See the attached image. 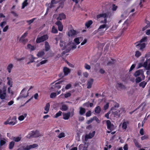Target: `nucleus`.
<instances>
[{"mask_svg": "<svg viewBox=\"0 0 150 150\" xmlns=\"http://www.w3.org/2000/svg\"><path fill=\"white\" fill-rule=\"evenodd\" d=\"M108 15L106 13H103L99 14L97 15L96 17L98 19L100 18L103 17L104 18V20L101 21L100 22V23H103L104 24L100 25L98 29V31H100L103 30V29L106 28V29L108 28V26L106 24L107 22V18L108 17Z\"/></svg>", "mask_w": 150, "mask_h": 150, "instance_id": "f257e3e1", "label": "nucleus"}, {"mask_svg": "<svg viewBox=\"0 0 150 150\" xmlns=\"http://www.w3.org/2000/svg\"><path fill=\"white\" fill-rule=\"evenodd\" d=\"M142 67H143L146 70H150V59H147L143 64L140 63L138 64V68Z\"/></svg>", "mask_w": 150, "mask_h": 150, "instance_id": "f03ea898", "label": "nucleus"}, {"mask_svg": "<svg viewBox=\"0 0 150 150\" xmlns=\"http://www.w3.org/2000/svg\"><path fill=\"white\" fill-rule=\"evenodd\" d=\"M17 122L16 117V116H14L12 118L9 117L7 120L4 122V124L5 125L9 124L11 125H13L15 124Z\"/></svg>", "mask_w": 150, "mask_h": 150, "instance_id": "7ed1b4c3", "label": "nucleus"}, {"mask_svg": "<svg viewBox=\"0 0 150 150\" xmlns=\"http://www.w3.org/2000/svg\"><path fill=\"white\" fill-rule=\"evenodd\" d=\"M71 112H68L67 113L63 112V118L64 119L67 120L69 119L70 117H72L74 115V109L73 108H71Z\"/></svg>", "mask_w": 150, "mask_h": 150, "instance_id": "20e7f679", "label": "nucleus"}, {"mask_svg": "<svg viewBox=\"0 0 150 150\" xmlns=\"http://www.w3.org/2000/svg\"><path fill=\"white\" fill-rule=\"evenodd\" d=\"M41 136V135L39 132L38 131H35L31 132L26 137L27 138L30 139L31 138L38 137Z\"/></svg>", "mask_w": 150, "mask_h": 150, "instance_id": "39448f33", "label": "nucleus"}, {"mask_svg": "<svg viewBox=\"0 0 150 150\" xmlns=\"http://www.w3.org/2000/svg\"><path fill=\"white\" fill-rule=\"evenodd\" d=\"M48 38V36L47 35H45L40 37H38L36 40L37 43H40L43 42Z\"/></svg>", "mask_w": 150, "mask_h": 150, "instance_id": "423d86ee", "label": "nucleus"}, {"mask_svg": "<svg viewBox=\"0 0 150 150\" xmlns=\"http://www.w3.org/2000/svg\"><path fill=\"white\" fill-rule=\"evenodd\" d=\"M69 44H67V45H65V42L62 41H60V46L61 47H62V50H64L66 49L67 52H68L71 49V48H69L68 47L69 46Z\"/></svg>", "mask_w": 150, "mask_h": 150, "instance_id": "0eeeda50", "label": "nucleus"}, {"mask_svg": "<svg viewBox=\"0 0 150 150\" xmlns=\"http://www.w3.org/2000/svg\"><path fill=\"white\" fill-rule=\"evenodd\" d=\"M6 93V89H0V98L2 100H6L8 98Z\"/></svg>", "mask_w": 150, "mask_h": 150, "instance_id": "6e6552de", "label": "nucleus"}, {"mask_svg": "<svg viewBox=\"0 0 150 150\" xmlns=\"http://www.w3.org/2000/svg\"><path fill=\"white\" fill-rule=\"evenodd\" d=\"M28 33H25L21 37L20 39V41L24 45H25L28 42V40L25 38L27 36Z\"/></svg>", "mask_w": 150, "mask_h": 150, "instance_id": "1a4fd4ad", "label": "nucleus"}, {"mask_svg": "<svg viewBox=\"0 0 150 150\" xmlns=\"http://www.w3.org/2000/svg\"><path fill=\"white\" fill-rule=\"evenodd\" d=\"M144 71L142 69H140L136 71L134 74V76L135 77H137L141 76L142 77V79L144 80L145 76L144 74Z\"/></svg>", "mask_w": 150, "mask_h": 150, "instance_id": "9d476101", "label": "nucleus"}, {"mask_svg": "<svg viewBox=\"0 0 150 150\" xmlns=\"http://www.w3.org/2000/svg\"><path fill=\"white\" fill-rule=\"evenodd\" d=\"M107 128L111 131L115 129L114 125L111 123V122L109 120H108L106 121Z\"/></svg>", "mask_w": 150, "mask_h": 150, "instance_id": "9b49d317", "label": "nucleus"}, {"mask_svg": "<svg viewBox=\"0 0 150 150\" xmlns=\"http://www.w3.org/2000/svg\"><path fill=\"white\" fill-rule=\"evenodd\" d=\"M115 87L118 90L121 89H125L126 88L125 86L120 82H117L116 85Z\"/></svg>", "mask_w": 150, "mask_h": 150, "instance_id": "f8f14e48", "label": "nucleus"}, {"mask_svg": "<svg viewBox=\"0 0 150 150\" xmlns=\"http://www.w3.org/2000/svg\"><path fill=\"white\" fill-rule=\"evenodd\" d=\"M63 82L62 81H60L59 82L56 83L51 88V89H57L60 88L61 87V86L59 85V84H61Z\"/></svg>", "mask_w": 150, "mask_h": 150, "instance_id": "ddd939ff", "label": "nucleus"}, {"mask_svg": "<svg viewBox=\"0 0 150 150\" xmlns=\"http://www.w3.org/2000/svg\"><path fill=\"white\" fill-rule=\"evenodd\" d=\"M78 33V32H76L75 30L74 29H71L69 31L68 35L69 37H72L77 35Z\"/></svg>", "mask_w": 150, "mask_h": 150, "instance_id": "4468645a", "label": "nucleus"}, {"mask_svg": "<svg viewBox=\"0 0 150 150\" xmlns=\"http://www.w3.org/2000/svg\"><path fill=\"white\" fill-rule=\"evenodd\" d=\"M55 24L58 26V30L62 31L63 30V26L61 22L60 21H58L55 23Z\"/></svg>", "mask_w": 150, "mask_h": 150, "instance_id": "2eb2a0df", "label": "nucleus"}, {"mask_svg": "<svg viewBox=\"0 0 150 150\" xmlns=\"http://www.w3.org/2000/svg\"><path fill=\"white\" fill-rule=\"evenodd\" d=\"M66 18V16L63 13H61L58 15V16L57 18V19L59 21L60 20L65 19Z\"/></svg>", "mask_w": 150, "mask_h": 150, "instance_id": "dca6fc26", "label": "nucleus"}, {"mask_svg": "<svg viewBox=\"0 0 150 150\" xmlns=\"http://www.w3.org/2000/svg\"><path fill=\"white\" fill-rule=\"evenodd\" d=\"M138 43V44H137L136 46V47H138V48H139V50H142L145 47L146 44L145 43Z\"/></svg>", "mask_w": 150, "mask_h": 150, "instance_id": "f3484780", "label": "nucleus"}, {"mask_svg": "<svg viewBox=\"0 0 150 150\" xmlns=\"http://www.w3.org/2000/svg\"><path fill=\"white\" fill-rule=\"evenodd\" d=\"M93 79H90L88 81L87 86L88 88H90L91 87L92 85L93 84Z\"/></svg>", "mask_w": 150, "mask_h": 150, "instance_id": "a211bd4d", "label": "nucleus"}, {"mask_svg": "<svg viewBox=\"0 0 150 150\" xmlns=\"http://www.w3.org/2000/svg\"><path fill=\"white\" fill-rule=\"evenodd\" d=\"M38 146L37 144H34L33 145H30L29 146H27L25 148V150H29L31 148H35Z\"/></svg>", "mask_w": 150, "mask_h": 150, "instance_id": "6ab92c4d", "label": "nucleus"}, {"mask_svg": "<svg viewBox=\"0 0 150 150\" xmlns=\"http://www.w3.org/2000/svg\"><path fill=\"white\" fill-rule=\"evenodd\" d=\"M25 88H24L21 91V95L18 97L17 98V100H18L20 98H25L27 97L28 96V93L27 94V95L26 96H25L24 94H23L24 91H25Z\"/></svg>", "mask_w": 150, "mask_h": 150, "instance_id": "aec40b11", "label": "nucleus"}, {"mask_svg": "<svg viewBox=\"0 0 150 150\" xmlns=\"http://www.w3.org/2000/svg\"><path fill=\"white\" fill-rule=\"evenodd\" d=\"M121 110H123V109H120V110H118L116 111H112V114L114 115L115 117L118 116L119 117L120 115V111Z\"/></svg>", "mask_w": 150, "mask_h": 150, "instance_id": "412c9836", "label": "nucleus"}, {"mask_svg": "<svg viewBox=\"0 0 150 150\" xmlns=\"http://www.w3.org/2000/svg\"><path fill=\"white\" fill-rule=\"evenodd\" d=\"M83 40V38L82 37H80L75 38L74 40V41L77 45H78L80 43V41L81 42Z\"/></svg>", "mask_w": 150, "mask_h": 150, "instance_id": "4be33fe9", "label": "nucleus"}, {"mask_svg": "<svg viewBox=\"0 0 150 150\" xmlns=\"http://www.w3.org/2000/svg\"><path fill=\"white\" fill-rule=\"evenodd\" d=\"M70 70L68 68L64 67L63 69L64 76H66L68 75V74L70 73Z\"/></svg>", "mask_w": 150, "mask_h": 150, "instance_id": "5701e85b", "label": "nucleus"}, {"mask_svg": "<svg viewBox=\"0 0 150 150\" xmlns=\"http://www.w3.org/2000/svg\"><path fill=\"white\" fill-rule=\"evenodd\" d=\"M68 106L65 104H63L62 105L60 109L62 111H66L68 109Z\"/></svg>", "mask_w": 150, "mask_h": 150, "instance_id": "b1692460", "label": "nucleus"}, {"mask_svg": "<svg viewBox=\"0 0 150 150\" xmlns=\"http://www.w3.org/2000/svg\"><path fill=\"white\" fill-rule=\"evenodd\" d=\"M7 79L8 80L7 84L10 86V87H12L13 85L12 79L11 78L8 77L7 78Z\"/></svg>", "mask_w": 150, "mask_h": 150, "instance_id": "393cba45", "label": "nucleus"}, {"mask_svg": "<svg viewBox=\"0 0 150 150\" xmlns=\"http://www.w3.org/2000/svg\"><path fill=\"white\" fill-rule=\"evenodd\" d=\"M86 112V110L81 107L79 108V113L81 115H83Z\"/></svg>", "mask_w": 150, "mask_h": 150, "instance_id": "a878e982", "label": "nucleus"}, {"mask_svg": "<svg viewBox=\"0 0 150 150\" xmlns=\"http://www.w3.org/2000/svg\"><path fill=\"white\" fill-rule=\"evenodd\" d=\"M13 64H9L7 66V69L9 73H10L11 72V69L13 67Z\"/></svg>", "mask_w": 150, "mask_h": 150, "instance_id": "bb28decb", "label": "nucleus"}, {"mask_svg": "<svg viewBox=\"0 0 150 150\" xmlns=\"http://www.w3.org/2000/svg\"><path fill=\"white\" fill-rule=\"evenodd\" d=\"M45 48L46 51H49L50 49V47L48 42L47 41L45 42Z\"/></svg>", "mask_w": 150, "mask_h": 150, "instance_id": "cd10ccee", "label": "nucleus"}, {"mask_svg": "<svg viewBox=\"0 0 150 150\" xmlns=\"http://www.w3.org/2000/svg\"><path fill=\"white\" fill-rule=\"evenodd\" d=\"M95 133V131H93L92 133H90L88 135L86 136V137L88 139H91L94 136Z\"/></svg>", "mask_w": 150, "mask_h": 150, "instance_id": "c85d7f7f", "label": "nucleus"}, {"mask_svg": "<svg viewBox=\"0 0 150 150\" xmlns=\"http://www.w3.org/2000/svg\"><path fill=\"white\" fill-rule=\"evenodd\" d=\"M128 15V12L127 11H125L121 15V17L122 19H124Z\"/></svg>", "mask_w": 150, "mask_h": 150, "instance_id": "c756f323", "label": "nucleus"}, {"mask_svg": "<svg viewBox=\"0 0 150 150\" xmlns=\"http://www.w3.org/2000/svg\"><path fill=\"white\" fill-rule=\"evenodd\" d=\"M101 111L100 107L99 106H97L95 109V112L97 114L100 113Z\"/></svg>", "mask_w": 150, "mask_h": 150, "instance_id": "7c9ffc66", "label": "nucleus"}, {"mask_svg": "<svg viewBox=\"0 0 150 150\" xmlns=\"http://www.w3.org/2000/svg\"><path fill=\"white\" fill-rule=\"evenodd\" d=\"M66 53V52L63 51L61 53V55L60 54H58L56 57V59L57 60L59 58V57H61L64 60V59L63 57V56Z\"/></svg>", "mask_w": 150, "mask_h": 150, "instance_id": "2f4dec72", "label": "nucleus"}, {"mask_svg": "<svg viewBox=\"0 0 150 150\" xmlns=\"http://www.w3.org/2000/svg\"><path fill=\"white\" fill-rule=\"evenodd\" d=\"M128 124V122H123L122 127L123 129H126L127 127V125Z\"/></svg>", "mask_w": 150, "mask_h": 150, "instance_id": "473e14b6", "label": "nucleus"}, {"mask_svg": "<svg viewBox=\"0 0 150 150\" xmlns=\"http://www.w3.org/2000/svg\"><path fill=\"white\" fill-rule=\"evenodd\" d=\"M21 139V137H15L13 138V140L16 142H18L20 141Z\"/></svg>", "mask_w": 150, "mask_h": 150, "instance_id": "72a5a7b5", "label": "nucleus"}, {"mask_svg": "<svg viewBox=\"0 0 150 150\" xmlns=\"http://www.w3.org/2000/svg\"><path fill=\"white\" fill-rule=\"evenodd\" d=\"M11 87H9L8 88L7 91L8 93H10L11 95H10V96L12 97L14 94V92L12 90H11Z\"/></svg>", "mask_w": 150, "mask_h": 150, "instance_id": "f704fd0d", "label": "nucleus"}, {"mask_svg": "<svg viewBox=\"0 0 150 150\" xmlns=\"http://www.w3.org/2000/svg\"><path fill=\"white\" fill-rule=\"evenodd\" d=\"M27 49L30 50L31 51H32L34 50L35 48H34L33 46H32L30 44H28L27 45Z\"/></svg>", "mask_w": 150, "mask_h": 150, "instance_id": "c9c22d12", "label": "nucleus"}, {"mask_svg": "<svg viewBox=\"0 0 150 150\" xmlns=\"http://www.w3.org/2000/svg\"><path fill=\"white\" fill-rule=\"evenodd\" d=\"M147 38L146 37H145L140 40L139 41L135 43V44L137 43H142L143 42H145L147 41Z\"/></svg>", "mask_w": 150, "mask_h": 150, "instance_id": "e433bc0d", "label": "nucleus"}, {"mask_svg": "<svg viewBox=\"0 0 150 150\" xmlns=\"http://www.w3.org/2000/svg\"><path fill=\"white\" fill-rule=\"evenodd\" d=\"M147 82H145V81H143L139 83V86L142 87L143 88H144Z\"/></svg>", "mask_w": 150, "mask_h": 150, "instance_id": "4c0bfd02", "label": "nucleus"}, {"mask_svg": "<svg viewBox=\"0 0 150 150\" xmlns=\"http://www.w3.org/2000/svg\"><path fill=\"white\" fill-rule=\"evenodd\" d=\"M92 21L91 20H90L86 23L85 25L87 28H88L92 24Z\"/></svg>", "mask_w": 150, "mask_h": 150, "instance_id": "58836bf2", "label": "nucleus"}, {"mask_svg": "<svg viewBox=\"0 0 150 150\" xmlns=\"http://www.w3.org/2000/svg\"><path fill=\"white\" fill-rule=\"evenodd\" d=\"M15 144V142L13 141H12L10 142L9 145V148L10 149H12L13 148Z\"/></svg>", "mask_w": 150, "mask_h": 150, "instance_id": "ea45409f", "label": "nucleus"}, {"mask_svg": "<svg viewBox=\"0 0 150 150\" xmlns=\"http://www.w3.org/2000/svg\"><path fill=\"white\" fill-rule=\"evenodd\" d=\"M28 0H25L24 2L22 4V8H24L28 4V3L27 2Z\"/></svg>", "mask_w": 150, "mask_h": 150, "instance_id": "a19ab883", "label": "nucleus"}, {"mask_svg": "<svg viewBox=\"0 0 150 150\" xmlns=\"http://www.w3.org/2000/svg\"><path fill=\"white\" fill-rule=\"evenodd\" d=\"M45 54L44 52L43 51H41L38 52L37 56L39 57H41L43 56Z\"/></svg>", "mask_w": 150, "mask_h": 150, "instance_id": "79ce46f5", "label": "nucleus"}, {"mask_svg": "<svg viewBox=\"0 0 150 150\" xmlns=\"http://www.w3.org/2000/svg\"><path fill=\"white\" fill-rule=\"evenodd\" d=\"M52 32L53 33H56L58 32V30L57 28H55L54 26L52 27Z\"/></svg>", "mask_w": 150, "mask_h": 150, "instance_id": "37998d69", "label": "nucleus"}, {"mask_svg": "<svg viewBox=\"0 0 150 150\" xmlns=\"http://www.w3.org/2000/svg\"><path fill=\"white\" fill-rule=\"evenodd\" d=\"M133 141L134 142L135 146L137 147L140 148L141 147L140 145L139 144L138 142L135 139H134Z\"/></svg>", "mask_w": 150, "mask_h": 150, "instance_id": "c03bdc74", "label": "nucleus"}, {"mask_svg": "<svg viewBox=\"0 0 150 150\" xmlns=\"http://www.w3.org/2000/svg\"><path fill=\"white\" fill-rule=\"evenodd\" d=\"M24 116L23 115H21L19 117L18 119L20 121H22L24 120L25 117H26L27 114H26L24 115Z\"/></svg>", "mask_w": 150, "mask_h": 150, "instance_id": "a18cd8bd", "label": "nucleus"}, {"mask_svg": "<svg viewBox=\"0 0 150 150\" xmlns=\"http://www.w3.org/2000/svg\"><path fill=\"white\" fill-rule=\"evenodd\" d=\"M142 79V78H141L140 77H139L135 79V81L137 83H138L139 82H141V81L143 80Z\"/></svg>", "mask_w": 150, "mask_h": 150, "instance_id": "49530a36", "label": "nucleus"}, {"mask_svg": "<svg viewBox=\"0 0 150 150\" xmlns=\"http://www.w3.org/2000/svg\"><path fill=\"white\" fill-rule=\"evenodd\" d=\"M115 60L113 59H111V60L110 61L108 62L107 64V66H110L113 64L114 63H115Z\"/></svg>", "mask_w": 150, "mask_h": 150, "instance_id": "de8ad7c7", "label": "nucleus"}, {"mask_svg": "<svg viewBox=\"0 0 150 150\" xmlns=\"http://www.w3.org/2000/svg\"><path fill=\"white\" fill-rule=\"evenodd\" d=\"M50 107V104L49 103H47L45 108V110L46 111H49Z\"/></svg>", "mask_w": 150, "mask_h": 150, "instance_id": "09e8293b", "label": "nucleus"}, {"mask_svg": "<svg viewBox=\"0 0 150 150\" xmlns=\"http://www.w3.org/2000/svg\"><path fill=\"white\" fill-rule=\"evenodd\" d=\"M31 57L33 60H30V61L27 63V64H29L31 63H33L35 62L34 60L36 58L34 57L33 55H31Z\"/></svg>", "mask_w": 150, "mask_h": 150, "instance_id": "8fccbe9b", "label": "nucleus"}, {"mask_svg": "<svg viewBox=\"0 0 150 150\" xmlns=\"http://www.w3.org/2000/svg\"><path fill=\"white\" fill-rule=\"evenodd\" d=\"M11 13L12 14L13 16L16 17H18V14L16 13L15 11H12L11 12Z\"/></svg>", "mask_w": 150, "mask_h": 150, "instance_id": "3c124183", "label": "nucleus"}, {"mask_svg": "<svg viewBox=\"0 0 150 150\" xmlns=\"http://www.w3.org/2000/svg\"><path fill=\"white\" fill-rule=\"evenodd\" d=\"M141 53L139 51H137L135 52V56L137 57H139L141 55Z\"/></svg>", "mask_w": 150, "mask_h": 150, "instance_id": "603ef678", "label": "nucleus"}, {"mask_svg": "<svg viewBox=\"0 0 150 150\" xmlns=\"http://www.w3.org/2000/svg\"><path fill=\"white\" fill-rule=\"evenodd\" d=\"M57 96V94L56 93H52L50 95V98H55Z\"/></svg>", "mask_w": 150, "mask_h": 150, "instance_id": "864d4df0", "label": "nucleus"}, {"mask_svg": "<svg viewBox=\"0 0 150 150\" xmlns=\"http://www.w3.org/2000/svg\"><path fill=\"white\" fill-rule=\"evenodd\" d=\"M62 112L60 111H59L55 115V118H57L59 116H61L62 115Z\"/></svg>", "mask_w": 150, "mask_h": 150, "instance_id": "5fc2aeb1", "label": "nucleus"}, {"mask_svg": "<svg viewBox=\"0 0 150 150\" xmlns=\"http://www.w3.org/2000/svg\"><path fill=\"white\" fill-rule=\"evenodd\" d=\"M65 136V134L64 132H62L60 133L58 136V137L59 138H61L62 137H64Z\"/></svg>", "mask_w": 150, "mask_h": 150, "instance_id": "6e6d98bb", "label": "nucleus"}, {"mask_svg": "<svg viewBox=\"0 0 150 150\" xmlns=\"http://www.w3.org/2000/svg\"><path fill=\"white\" fill-rule=\"evenodd\" d=\"M57 3L54 1L52 0L51 2V3L50 6H49L50 8H52L53 6V4H56Z\"/></svg>", "mask_w": 150, "mask_h": 150, "instance_id": "4d7b16f0", "label": "nucleus"}, {"mask_svg": "<svg viewBox=\"0 0 150 150\" xmlns=\"http://www.w3.org/2000/svg\"><path fill=\"white\" fill-rule=\"evenodd\" d=\"M93 119V121L95 120L98 123H99L100 122V120L98 119L97 118V117L96 116H94L92 118Z\"/></svg>", "mask_w": 150, "mask_h": 150, "instance_id": "13d9d810", "label": "nucleus"}, {"mask_svg": "<svg viewBox=\"0 0 150 150\" xmlns=\"http://www.w3.org/2000/svg\"><path fill=\"white\" fill-rule=\"evenodd\" d=\"M91 111L89 110L88 112H87L86 114V117H88L91 116Z\"/></svg>", "mask_w": 150, "mask_h": 150, "instance_id": "bf43d9fd", "label": "nucleus"}, {"mask_svg": "<svg viewBox=\"0 0 150 150\" xmlns=\"http://www.w3.org/2000/svg\"><path fill=\"white\" fill-rule=\"evenodd\" d=\"M35 19V18H33L31 20H29V21H27V22L28 23V24L29 25H30V24H31V23H33L34 20Z\"/></svg>", "mask_w": 150, "mask_h": 150, "instance_id": "052dcab7", "label": "nucleus"}, {"mask_svg": "<svg viewBox=\"0 0 150 150\" xmlns=\"http://www.w3.org/2000/svg\"><path fill=\"white\" fill-rule=\"evenodd\" d=\"M72 85L71 83H69L67 84L65 86V89L67 90H68L71 87Z\"/></svg>", "mask_w": 150, "mask_h": 150, "instance_id": "680f3d73", "label": "nucleus"}, {"mask_svg": "<svg viewBox=\"0 0 150 150\" xmlns=\"http://www.w3.org/2000/svg\"><path fill=\"white\" fill-rule=\"evenodd\" d=\"M64 96L65 98H67L71 96V94L70 93L68 92L65 94Z\"/></svg>", "mask_w": 150, "mask_h": 150, "instance_id": "e2e57ef3", "label": "nucleus"}, {"mask_svg": "<svg viewBox=\"0 0 150 150\" xmlns=\"http://www.w3.org/2000/svg\"><path fill=\"white\" fill-rule=\"evenodd\" d=\"M117 8V6H115L114 4H112V10L115 11L116 10Z\"/></svg>", "mask_w": 150, "mask_h": 150, "instance_id": "0e129e2a", "label": "nucleus"}, {"mask_svg": "<svg viewBox=\"0 0 150 150\" xmlns=\"http://www.w3.org/2000/svg\"><path fill=\"white\" fill-rule=\"evenodd\" d=\"M84 67L86 69L88 70H89L91 69L90 66L86 64H85Z\"/></svg>", "mask_w": 150, "mask_h": 150, "instance_id": "69168bd1", "label": "nucleus"}, {"mask_svg": "<svg viewBox=\"0 0 150 150\" xmlns=\"http://www.w3.org/2000/svg\"><path fill=\"white\" fill-rule=\"evenodd\" d=\"M6 143V142L3 140H1L0 141V146H2Z\"/></svg>", "mask_w": 150, "mask_h": 150, "instance_id": "338daca9", "label": "nucleus"}, {"mask_svg": "<svg viewBox=\"0 0 150 150\" xmlns=\"http://www.w3.org/2000/svg\"><path fill=\"white\" fill-rule=\"evenodd\" d=\"M109 103H107L104 106V109L105 110H106L108 109L109 107Z\"/></svg>", "mask_w": 150, "mask_h": 150, "instance_id": "774afa93", "label": "nucleus"}]
</instances>
